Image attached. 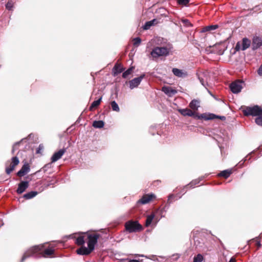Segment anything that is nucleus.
<instances>
[{
    "instance_id": "f257e3e1",
    "label": "nucleus",
    "mask_w": 262,
    "mask_h": 262,
    "mask_svg": "<svg viewBox=\"0 0 262 262\" xmlns=\"http://www.w3.org/2000/svg\"><path fill=\"white\" fill-rule=\"evenodd\" d=\"M43 247V245H39L30 248L24 253L20 262H23L27 258L29 257L33 256L35 258L46 257L54 253V250L50 248L46 249L42 251Z\"/></svg>"
},
{
    "instance_id": "f03ea898",
    "label": "nucleus",
    "mask_w": 262,
    "mask_h": 262,
    "mask_svg": "<svg viewBox=\"0 0 262 262\" xmlns=\"http://www.w3.org/2000/svg\"><path fill=\"white\" fill-rule=\"evenodd\" d=\"M243 114L246 116H256L262 115V108L258 105L245 106L243 110Z\"/></svg>"
},
{
    "instance_id": "7ed1b4c3",
    "label": "nucleus",
    "mask_w": 262,
    "mask_h": 262,
    "mask_svg": "<svg viewBox=\"0 0 262 262\" xmlns=\"http://www.w3.org/2000/svg\"><path fill=\"white\" fill-rule=\"evenodd\" d=\"M169 48L166 47H157L155 48L151 52V56L154 58L160 56H166L169 54Z\"/></svg>"
},
{
    "instance_id": "20e7f679",
    "label": "nucleus",
    "mask_w": 262,
    "mask_h": 262,
    "mask_svg": "<svg viewBox=\"0 0 262 262\" xmlns=\"http://www.w3.org/2000/svg\"><path fill=\"white\" fill-rule=\"evenodd\" d=\"M125 229L129 233L141 231L142 226L137 221H128L125 223Z\"/></svg>"
},
{
    "instance_id": "39448f33",
    "label": "nucleus",
    "mask_w": 262,
    "mask_h": 262,
    "mask_svg": "<svg viewBox=\"0 0 262 262\" xmlns=\"http://www.w3.org/2000/svg\"><path fill=\"white\" fill-rule=\"evenodd\" d=\"M251 44V40L246 37H244L242 39V42H237L235 49L236 51H238L240 50L245 51L249 48Z\"/></svg>"
},
{
    "instance_id": "423d86ee",
    "label": "nucleus",
    "mask_w": 262,
    "mask_h": 262,
    "mask_svg": "<svg viewBox=\"0 0 262 262\" xmlns=\"http://www.w3.org/2000/svg\"><path fill=\"white\" fill-rule=\"evenodd\" d=\"M244 82L242 80H236L232 82L230 85L231 91L234 94L239 93L243 88Z\"/></svg>"
},
{
    "instance_id": "0eeeda50",
    "label": "nucleus",
    "mask_w": 262,
    "mask_h": 262,
    "mask_svg": "<svg viewBox=\"0 0 262 262\" xmlns=\"http://www.w3.org/2000/svg\"><path fill=\"white\" fill-rule=\"evenodd\" d=\"M100 237L98 234H89L88 235V246L92 250L95 249V246L97 243L98 239Z\"/></svg>"
},
{
    "instance_id": "6e6552de",
    "label": "nucleus",
    "mask_w": 262,
    "mask_h": 262,
    "mask_svg": "<svg viewBox=\"0 0 262 262\" xmlns=\"http://www.w3.org/2000/svg\"><path fill=\"white\" fill-rule=\"evenodd\" d=\"M179 112L184 116L193 117L195 119H200L201 117L198 114L192 112L191 110L188 108L179 109Z\"/></svg>"
},
{
    "instance_id": "1a4fd4ad",
    "label": "nucleus",
    "mask_w": 262,
    "mask_h": 262,
    "mask_svg": "<svg viewBox=\"0 0 262 262\" xmlns=\"http://www.w3.org/2000/svg\"><path fill=\"white\" fill-rule=\"evenodd\" d=\"M19 163L18 158L17 157H14L11 159V162L9 167L6 168V172L7 174H10L14 169L16 166Z\"/></svg>"
},
{
    "instance_id": "9d476101",
    "label": "nucleus",
    "mask_w": 262,
    "mask_h": 262,
    "mask_svg": "<svg viewBox=\"0 0 262 262\" xmlns=\"http://www.w3.org/2000/svg\"><path fill=\"white\" fill-rule=\"evenodd\" d=\"M145 77L144 74H142L140 75L138 77H136L132 79V80H130L129 83V88L130 89H133L135 88H137L141 83L142 79Z\"/></svg>"
},
{
    "instance_id": "9b49d317",
    "label": "nucleus",
    "mask_w": 262,
    "mask_h": 262,
    "mask_svg": "<svg viewBox=\"0 0 262 262\" xmlns=\"http://www.w3.org/2000/svg\"><path fill=\"white\" fill-rule=\"evenodd\" d=\"M155 198L156 195L152 193L145 194L138 201V203L141 204H146Z\"/></svg>"
},
{
    "instance_id": "f8f14e48",
    "label": "nucleus",
    "mask_w": 262,
    "mask_h": 262,
    "mask_svg": "<svg viewBox=\"0 0 262 262\" xmlns=\"http://www.w3.org/2000/svg\"><path fill=\"white\" fill-rule=\"evenodd\" d=\"M262 46V40L261 38L254 36L252 39V48L253 50H257Z\"/></svg>"
},
{
    "instance_id": "ddd939ff",
    "label": "nucleus",
    "mask_w": 262,
    "mask_h": 262,
    "mask_svg": "<svg viewBox=\"0 0 262 262\" xmlns=\"http://www.w3.org/2000/svg\"><path fill=\"white\" fill-rule=\"evenodd\" d=\"M29 182L21 181L18 184L16 192L18 194L23 193L29 187Z\"/></svg>"
},
{
    "instance_id": "4468645a",
    "label": "nucleus",
    "mask_w": 262,
    "mask_h": 262,
    "mask_svg": "<svg viewBox=\"0 0 262 262\" xmlns=\"http://www.w3.org/2000/svg\"><path fill=\"white\" fill-rule=\"evenodd\" d=\"M66 152V149L63 148L57 152H55L51 157V162L54 163L60 159Z\"/></svg>"
},
{
    "instance_id": "2eb2a0df",
    "label": "nucleus",
    "mask_w": 262,
    "mask_h": 262,
    "mask_svg": "<svg viewBox=\"0 0 262 262\" xmlns=\"http://www.w3.org/2000/svg\"><path fill=\"white\" fill-rule=\"evenodd\" d=\"M172 71L173 74L178 77L184 78L187 76V72L182 70H180L177 68H173Z\"/></svg>"
},
{
    "instance_id": "dca6fc26",
    "label": "nucleus",
    "mask_w": 262,
    "mask_h": 262,
    "mask_svg": "<svg viewBox=\"0 0 262 262\" xmlns=\"http://www.w3.org/2000/svg\"><path fill=\"white\" fill-rule=\"evenodd\" d=\"M92 251L89 247L86 248L83 246L76 250L77 253L81 255H89Z\"/></svg>"
},
{
    "instance_id": "f3484780",
    "label": "nucleus",
    "mask_w": 262,
    "mask_h": 262,
    "mask_svg": "<svg viewBox=\"0 0 262 262\" xmlns=\"http://www.w3.org/2000/svg\"><path fill=\"white\" fill-rule=\"evenodd\" d=\"M30 171V166L28 163L25 164L17 172V175L19 177L25 176Z\"/></svg>"
},
{
    "instance_id": "a211bd4d",
    "label": "nucleus",
    "mask_w": 262,
    "mask_h": 262,
    "mask_svg": "<svg viewBox=\"0 0 262 262\" xmlns=\"http://www.w3.org/2000/svg\"><path fill=\"white\" fill-rule=\"evenodd\" d=\"M124 70V68L119 64H116L113 69L114 76H116Z\"/></svg>"
},
{
    "instance_id": "6ab92c4d",
    "label": "nucleus",
    "mask_w": 262,
    "mask_h": 262,
    "mask_svg": "<svg viewBox=\"0 0 262 262\" xmlns=\"http://www.w3.org/2000/svg\"><path fill=\"white\" fill-rule=\"evenodd\" d=\"M162 91L167 95L171 96L177 93L176 90L172 89L169 86H163L162 88Z\"/></svg>"
},
{
    "instance_id": "aec40b11",
    "label": "nucleus",
    "mask_w": 262,
    "mask_h": 262,
    "mask_svg": "<svg viewBox=\"0 0 262 262\" xmlns=\"http://www.w3.org/2000/svg\"><path fill=\"white\" fill-rule=\"evenodd\" d=\"M232 172V169H226L221 171L220 173H219L218 176L227 179L230 176Z\"/></svg>"
},
{
    "instance_id": "412c9836",
    "label": "nucleus",
    "mask_w": 262,
    "mask_h": 262,
    "mask_svg": "<svg viewBox=\"0 0 262 262\" xmlns=\"http://www.w3.org/2000/svg\"><path fill=\"white\" fill-rule=\"evenodd\" d=\"M201 118H204L206 120H213L215 118H218L219 116L215 115L213 114H209L207 115L202 114L201 116Z\"/></svg>"
},
{
    "instance_id": "4be33fe9",
    "label": "nucleus",
    "mask_w": 262,
    "mask_h": 262,
    "mask_svg": "<svg viewBox=\"0 0 262 262\" xmlns=\"http://www.w3.org/2000/svg\"><path fill=\"white\" fill-rule=\"evenodd\" d=\"M199 101L196 100H192L189 103V107L193 110L196 111L198 110V107H199Z\"/></svg>"
},
{
    "instance_id": "5701e85b",
    "label": "nucleus",
    "mask_w": 262,
    "mask_h": 262,
    "mask_svg": "<svg viewBox=\"0 0 262 262\" xmlns=\"http://www.w3.org/2000/svg\"><path fill=\"white\" fill-rule=\"evenodd\" d=\"M37 193L38 192L37 191H32L25 194L23 197L27 200H29L35 197Z\"/></svg>"
},
{
    "instance_id": "b1692460",
    "label": "nucleus",
    "mask_w": 262,
    "mask_h": 262,
    "mask_svg": "<svg viewBox=\"0 0 262 262\" xmlns=\"http://www.w3.org/2000/svg\"><path fill=\"white\" fill-rule=\"evenodd\" d=\"M218 28L217 25H210L204 27L201 30V32H206L211 30H214Z\"/></svg>"
},
{
    "instance_id": "393cba45",
    "label": "nucleus",
    "mask_w": 262,
    "mask_h": 262,
    "mask_svg": "<svg viewBox=\"0 0 262 262\" xmlns=\"http://www.w3.org/2000/svg\"><path fill=\"white\" fill-rule=\"evenodd\" d=\"M104 125V123L103 121H95L93 123V126L97 128H102Z\"/></svg>"
},
{
    "instance_id": "a878e982",
    "label": "nucleus",
    "mask_w": 262,
    "mask_h": 262,
    "mask_svg": "<svg viewBox=\"0 0 262 262\" xmlns=\"http://www.w3.org/2000/svg\"><path fill=\"white\" fill-rule=\"evenodd\" d=\"M157 20L155 19H154L150 21H148L146 22L145 25L143 26V28L144 30H148L151 26L154 25L155 22Z\"/></svg>"
},
{
    "instance_id": "bb28decb",
    "label": "nucleus",
    "mask_w": 262,
    "mask_h": 262,
    "mask_svg": "<svg viewBox=\"0 0 262 262\" xmlns=\"http://www.w3.org/2000/svg\"><path fill=\"white\" fill-rule=\"evenodd\" d=\"M101 99H102V97H101L97 100H95V101H93L90 107V108H89L90 110L93 111L95 107L98 106L100 104Z\"/></svg>"
},
{
    "instance_id": "cd10ccee",
    "label": "nucleus",
    "mask_w": 262,
    "mask_h": 262,
    "mask_svg": "<svg viewBox=\"0 0 262 262\" xmlns=\"http://www.w3.org/2000/svg\"><path fill=\"white\" fill-rule=\"evenodd\" d=\"M154 217H155L154 214H151L147 216L146 219V222H145L146 227H148L150 225Z\"/></svg>"
},
{
    "instance_id": "c85d7f7f",
    "label": "nucleus",
    "mask_w": 262,
    "mask_h": 262,
    "mask_svg": "<svg viewBox=\"0 0 262 262\" xmlns=\"http://www.w3.org/2000/svg\"><path fill=\"white\" fill-rule=\"evenodd\" d=\"M134 69V67H132L130 68H129V69H128L126 71L124 72L122 74L123 78H127L128 75H130L132 73Z\"/></svg>"
},
{
    "instance_id": "c756f323",
    "label": "nucleus",
    "mask_w": 262,
    "mask_h": 262,
    "mask_svg": "<svg viewBox=\"0 0 262 262\" xmlns=\"http://www.w3.org/2000/svg\"><path fill=\"white\" fill-rule=\"evenodd\" d=\"M200 182V180H193L192 181H191L188 185L186 186L184 188H183V193H184L186 191L184 190L185 188L187 187H189L190 188H192V187H194L195 185H196L197 184H198Z\"/></svg>"
},
{
    "instance_id": "7c9ffc66",
    "label": "nucleus",
    "mask_w": 262,
    "mask_h": 262,
    "mask_svg": "<svg viewBox=\"0 0 262 262\" xmlns=\"http://www.w3.org/2000/svg\"><path fill=\"white\" fill-rule=\"evenodd\" d=\"M111 105L113 111L119 112L120 111L119 107L115 101H113L111 102Z\"/></svg>"
},
{
    "instance_id": "2f4dec72",
    "label": "nucleus",
    "mask_w": 262,
    "mask_h": 262,
    "mask_svg": "<svg viewBox=\"0 0 262 262\" xmlns=\"http://www.w3.org/2000/svg\"><path fill=\"white\" fill-rule=\"evenodd\" d=\"M204 259V257L201 254H198L194 256L193 262H202Z\"/></svg>"
},
{
    "instance_id": "473e14b6",
    "label": "nucleus",
    "mask_w": 262,
    "mask_h": 262,
    "mask_svg": "<svg viewBox=\"0 0 262 262\" xmlns=\"http://www.w3.org/2000/svg\"><path fill=\"white\" fill-rule=\"evenodd\" d=\"M84 243L85 242L83 236H80L76 239V244L78 245H83Z\"/></svg>"
},
{
    "instance_id": "72a5a7b5",
    "label": "nucleus",
    "mask_w": 262,
    "mask_h": 262,
    "mask_svg": "<svg viewBox=\"0 0 262 262\" xmlns=\"http://www.w3.org/2000/svg\"><path fill=\"white\" fill-rule=\"evenodd\" d=\"M13 2L11 0H9L6 5V8L8 10H11L13 7Z\"/></svg>"
},
{
    "instance_id": "f704fd0d",
    "label": "nucleus",
    "mask_w": 262,
    "mask_h": 262,
    "mask_svg": "<svg viewBox=\"0 0 262 262\" xmlns=\"http://www.w3.org/2000/svg\"><path fill=\"white\" fill-rule=\"evenodd\" d=\"M255 122L258 125L262 126V115L257 117L255 118Z\"/></svg>"
},
{
    "instance_id": "c9c22d12",
    "label": "nucleus",
    "mask_w": 262,
    "mask_h": 262,
    "mask_svg": "<svg viewBox=\"0 0 262 262\" xmlns=\"http://www.w3.org/2000/svg\"><path fill=\"white\" fill-rule=\"evenodd\" d=\"M141 42V39L139 37H136L134 39V45L138 46Z\"/></svg>"
},
{
    "instance_id": "e433bc0d",
    "label": "nucleus",
    "mask_w": 262,
    "mask_h": 262,
    "mask_svg": "<svg viewBox=\"0 0 262 262\" xmlns=\"http://www.w3.org/2000/svg\"><path fill=\"white\" fill-rule=\"evenodd\" d=\"M178 2L180 5L185 6L189 2V0H178Z\"/></svg>"
},
{
    "instance_id": "4c0bfd02",
    "label": "nucleus",
    "mask_w": 262,
    "mask_h": 262,
    "mask_svg": "<svg viewBox=\"0 0 262 262\" xmlns=\"http://www.w3.org/2000/svg\"><path fill=\"white\" fill-rule=\"evenodd\" d=\"M20 143V142H16L15 143L13 146V147H12V152L13 154L15 151V150L16 149V146H17V145H18Z\"/></svg>"
},
{
    "instance_id": "58836bf2",
    "label": "nucleus",
    "mask_w": 262,
    "mask_h": 262,
    "mask_svg": "<svg viewBox=\"0 0 262 262\" xmlns=\"http://www.w3.org/2000/svg\"><path fill=\"white\" fill-rule=\"evenodd\" d=\"M199 80H200V82L201 83V84L203 86H206V82L204 81V80L202 78L200 77V76H199Z\"/></svg>"
},
{
    "instance_id": "ea45409f",
    "label": "nucleus",
    "mask_w": 262,
    "mask_h": 262,
    "mask_svg": "<svg viewBox=\"0 0 262 262\" xmlns=\"http://www.w3.org/2000/svg\"><path fill=\"white\" fill-rule=\"evenodd\" d=\"M183 22L187 26H191V24L188 19H184L183 20Z\"/></svg>"
},
{
    "instance_id": "a19ab883",
    "label": "nucleus",
    "mask_w": 262,
    "mask_h": 262,
    "mask_svg": "<svg viewBox=\"0 0 262 262\" xmlns=\"http://www.w3.org/2000/svg\"><path fill=\"white\" fill-rule=\"evenodd\" d=\"M257 73H258V74L259 76H262V64H261V66L259 68V69H258V70L257 71Z\"/></svg>"
},
{
    "instance_id": "79ce46f5",
    "label": "nucleus",
    "mask_w": 262,
    "mask_h": 262,
    "mask_svg": "<svg viewBox=\"0 0 262 262\" xmlns=\"http://www.w3.org/2000/svg\"><path fill=\"white\" fill-rule=\"evenodd\" d=\"M51 166V163H49V164H47L46 165H45L43 167V169L45 171H46L47 170V169L48 168H49Z\"/></svg>"
},
{
    "instance_id": "37998d69",
    "label": "nucleus",
    "mask_w": 262,
    "mask_h": 262,
    "mask_svg": "<svg viewBox=\"0 0 262 262\" xmlns=\"http://www.w3.org/2000/svg\"><path fill=\"white\" fill-rule=\"evenodd\" d=\"M43 149V146L41 145H39L38 148L37 150V152L39 153V150Z\"/></svg>"
},
{
    "instance_id": "c03bdc74",
    "label": "nucleus",
    "mask_w": 262,
    "mask_h": 262,
    "mask_svg": "<svg viewBox=\"0 0 262 262\" xmlns=\"http://www.w3.org/2000/svg\"><path fill=\"white\" fill-rule=\"evenodd\" d=\"M174 198H175V196L173 194H170V195H169V196L168 197V201H169L171 199H172Z\"/></svg>"
},
{
    "instance_id": "a18cd8bd",
    "label": "nucleus",
    "mask_w": 262,
    "mask_h": 262,
    "mask_svg": "<svg viewBox=\"0 0 262 262\" xmlns=\"http://www.w3.org/2000/svg\"><path fill=\"white\" fill-rule=\"evenodd\" d=\"M256 245L258 247V248H260L261 246V244L260 243L259 241H256Z\"/></svg>"
},
{
    "instance_id": "49530a36",
    "label": "nucleus",
    "mask_w": 262,
    "mask_h": 262,
    "mask_svg": "<svg viewBox=\"0 0 262 262\" xmlns=\"http://www.w3.org/2000/svg\"><path fill=\"white\" fill-rule=\"evenodd\" d=\"M217 118H219V119H220L221 120H224L226 119L225 116H219Z\"/></svg>"
},
{
    "instance_id": "de8ad7c7",
    "label": "nucleus",
    "mask_w": 262,
    "mask_h": 262,
    "mask_svg": "<svg viewBox=\"0 0 262 262\" xmlns=\"http://www.w3.org/2000/svg\"><path fill=\"white\" fill-rule=\"evenodd\" d=\"M229 262H235V260L233 258H231L230 260H229Z\"/></svg>"
},
{
    "instance_id": "09e8293b",
    "label": "nucleus",
    "mask_w": 262,
    "mask_h": 262,
    "mask_svg": "<svg viewBox=\"0 0 262 262\" xmlns=\"http://www.w3.org/2000/svg\"><path fill=\"white\" fill-rule=\"evenodd\" d=\"M241 162H240L239 163V166H241L242 164H243V163H244V162H243V163H241Z\"/></svg>"
},
{
    "instance_id": "8fccbe9b",
    "label": "nucleus",
    "mask_w": 262,
    "mask_h": 262,
    "mask_svg": "<svg viewBox=\"0 0 262 262\" xmlns=\"http://www.w3.org/2000/svg\"><path fill=\"white\" fill-rule=\"evenodd\" d=\"M247 158H248V156H247V157L245 158L244 161H247Z\"/></svg>"
},
{
    "instance_id": "3c124183",
    "label": "nucleus",
    "mask_w": 262,
    "mask_h": 262,
    "mask_svg": "<svg viewBox=\"0 0 262 262\" xmlns=\"http://www.w3.org/2000/svg\"><path fill=\"white\" fill-rule=\"evenodd\" d=\"M70 237H73V235H69Z\"/></svg>"
}]
</instances>
